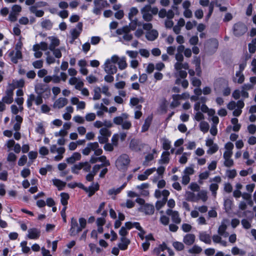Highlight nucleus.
<instances>
[{"instance_id":"29","label":"nucleus","mask_w":256,"mask_h":256,"mask_svg":"<svg viewBox=\"0 0 256 256\" xmlns=\"http://www.w3.org/2000/svg\"><path fill=\"white\" fill-rule=\"evenodd\" d=\"M202 250L201 247L198 245H194L192 248L188 250V252L192 254H199L202 252Z\"/></svg>"},{"instance_id":"56","label":"nucleus","mask_w":256,"mask_h":256,"mask_svg":"<svg viewBox=\"0 0 256 256\" xmlns=\"http://www.w3.org/2000/svg\"><path fill=\"white\" fill-rule=\"evenodd\" d=\"M154 158L153 154H149L145 156V160L143 164L148 166L147 162L152 160Z\"/></svg>"},{"instance_id":"34","label":"nucleus","mask_w":256,"mask_h":256,"mask_svg":"<svg viewBox=\"0 0 256 256\" xmlns=\"http://www.w3.org/2000/svg\"><path fill=\"white\" fill-rule=\"evenodd\" d=\"M94 108L98 110L97 112H108V108L102 103L96 104Z\"/></svg>"},{"instance_id":"22","label":"nucleus","mask_w":256,"mask_h":256,"mask_svg":"<svg viewBox=\"0 0 256 256\" xmlns=\"http://www.w3.org/2000/svg\"><path fill=\"white\" fill-rule=\"evenodd\" d=\"M49 38L50 40V44L48 46V49L50 50H54L56 47L58 46L60 44V40L56 37H50Z\"/></svg>"},{"instance_id":"6","label":"nucleus","mask_w":256,"mask_h":256,"mask_svg":"<svg viewBox=\"0 0 256 256\" xmlns=\"http://www.w3.org/2000/svg\"><path fill=\"white\" fill-rule=\"evenodd\" d=\"M104 71L109 74H114L117 72L116 66L112 64L110 59L106 60L104 63Z\"/></svg>"},{"instance_id":"2","label":"nucleus","mask_w":256,"mask_h":256,"mask_svg":"<svg viewBox=\"0 0 256 256\" xmlns=\"http://www.w3.org/2000/svg\"><path fill=\"white\" fill-rule=\"evenodd\" d=\"M247 30L246 24L242 22L235 24L233 26L234 34L236 36H242L246 32Z\"/></svg>"},{"instance_id":"24","label":"nucleus","mask_w":256,"mask_h":256,"mask_svg":"<svg viewBox=\"0 0 256 256\" xmlns=\"http://www.w3.org/2000/svg\"><path fill=\"white\" fill-rule=\"evenodd\" d=\"M30 12L34 14L37 17H42L44 14V12L42 10H38L37 7L35 6H32L29 8Z\"/></svg>"},{"instance_id":"46","label":"nucleus","mask_w":256,"mask_h":256,"mask_svg":"<svg viewBox=\"0 0 256 256\" xmlns=\"http://www.w3.org/2000/svg\"><path fill=\"white\" fill-rule=\"evenodd\" d=\"M227 226L225 224H222L218 228V232L220 236H223L226 233Z\"/></svg>"},{"instance_id":"18","label":"nucleus","mask_w":256,"mask_h":256,"mask_svg":"<svg viewBox=\"0 0 256 256\" xmlns=\"http://www.w3.org/2000/svg\"><path fill=\"white\" fill-rule=\"evenodd\" d=\"M153 118L152 114L148 116L145 120L144 122L142 128V132H146L148 130Z\"/></svg>"},{"instance_id":"21","label":"nucleus","mask_w":256,"mask_h":256,"mask_svg":"<svg viewBox=\"0 0 256 256\" xmlns=\"http://www.w3.org/2000/svg\"><path fill=\"white\" fill-rule=\"evenodd\" d=\"M170 152L168 151H165L162 153L161 158L159 160L158 163L160 164H167L170 162L169 156Z\"/></svg>"},{"instance_id":"19","label":"nucleus","mask_w":256,"mask_h":256,"mask_svg":"<svg viewBox=\"0 0 256 256\" xmlns=\"http://www.w3.org/2000/svg\"><path fill=\"white\" fill-rule=\"evenodd\" d=\"M68 103V100L64 98H60L57 99L54 104V107L62 108L65 106Z\"/></svg>"},{"instance_id":"9","label":"nucleus","mask_w":256,"mask_h":256,"mask_svg":"<svg viewBox=\"0 0 256 256\" xmlns=\"http://www.w3.org/2000/svg\"><path fill=\"white\" fill-rule=\"evenodd\" d=\"M36 92L38 94H42L44 92H46L48 96L50 94V90L48 86L42 84H38L35 86Z\"/></svg>"},{"instance_id":"28","label":"nucleus","mask_w":256,"mask_h":256,"mask_svg":"<svg viewBox=\"0 0 256 256\" xmlns=\"http://www.w3.org/2000/svg\"><path fill=\"white\" fill-rule=\"evenodd\" d=\"M60 196L61 197L60 202L64 206H66L68 203V201L70 198L69 194L68 193L62 192Z\"/></svg>"},{"instance_id":"7","label":"nucleus","mask_w":256,"mask_h":256,"mask_svg":"<svg viewBox=\"0 0 256 256\" xmlns=\"http://www.w3.org/2000/svg\"><path fill=\"white\" fill-rule=\"evenodd\" d=\"M18 44L16 46V52L14 53V51H12L9 54V56L10 57L11 61L14 64H17L18 60L22 58V54L20 50V47L18 49Z\"/></svg>"},{"instance_id":"43","label":"nucleus","mask_w":256,"mask_h":256,"mask_svg":"<svg viewBox=\"0 0 256 256\" xmlns=\"http://www.w3.org/2000/svg\"><path fill=\"white\" fill-rule=\"evenodd\" d=\"M198 196L203 202H206L208 199L207 192L204 190L200 191L198 194Z\"/></svg>"},{"instance_id":"16","label":"nucleus","mask_w":256,"mask_h":256,"mask_svg":"<svg viewBox=\"0 0 256 256\" xmlns=\"http://www.w3.org/2000/svg\"><path fill=\"white\" fill-rule=\"evenodd\" d=\"M158 36V32L156 30H152L146 33V38L150 41H154L157 38Z\"/></svg>"},{"instance_id":"31","label":"nucleus","mask_w":256,"mask_h":256,"mask_svg":"<svg viewBox=\"0 0 256 256\" xmlns=\"http://www.w3.org/2000/svg\"><path fill=\"white\" fill-rule=\"evenodd\" d=\"M210 126L209 124L205 122L202 121L200 124V130L204 133L207 132L209 130Z\"/></svg>"},{"instance_id":"25","label":"nucleus","mask_w":256,"mask_h":256,"mask_svg":"<svg viewBox=\"0 0 256 256\" xmlns=\"http://www.w3.org/2000/svg\"><path fill=\"white\" fill-rule=\"evenodd\" d=\"M130 20V22L129 24L128 25H126L130 31L135 30L136 29L137 26L141 25L140 22H138L137 18L132 19V20Z\"/></svg>"},{"instance_id":"62","label":"nucleus","mask_w":256,"mask_h":256,"mask_svg":"<svg viewBox=\"0 0 256 256\" xmlns=\"http://www.w3.org/2000/svg\"><path fill=\"white\" fill-rule=\"evenodd\" d=\"M103 166V164H96L92 168V170L91 174L94 176L96 175V173L98 172L101 167Z\"/></svg>"},{"instance_id":"54","label":"nucleus","mask_w":256,"mask_h":256,"mask_svg":"<svg viewBox=\"0 0 256 256\" xmlns=\"http://www.w3.org/2000/svg\"><path fill=\"white\" fill-rule=\"evenodd\" d=\"M227 176L230 178H234L236 176V170L234 169L232 170H226Z\"/></svg>"},{"instance_id":"60","label":"nucleus","mask_w":256,"mask_h":256,"mask_svg":"<svg viewBox=\"0 0 256 256\" xmlns=\"http://www.w3.org/2000/svg\"><path fill=\"white\" fill-rule=\"evenodd\" d=\"M142 18L145 21L150 22L152 19V16L149 12L142 13Z\"/></svg>"},{"instance_id":"64","label":"nucleus","mask_w":256,"mask_h":256,"mask_svg":"<svg viewBox=\"0 0 256 256\" xmlns=\"http://www.w3.org/2000/svg\"><path fill=\"white\" fill-rule=\"evenodd\" d=\"M160 222L162 224L166 226L168 224L169 222H170V219L168 216H162L160 218Z\"/></svg>"},{"instance_id":"63","label":"nucleus","mask_w":256,"mask_h":256,"mask_svg":"<svg viewBox=\"0 0 256 256\" xmlns=\"http://www.w3.org/2000/svg\"><path fill=\"white\" fill-rule=\"evenodd\" d=\"M194 170L192 166L186 167L184 170V174L189 175H192L194 174Z\"/></svg>"},{"instance_id":"44","label":"nucleus","mask_w":256,"mask_h":256,"mask_svg":"<svg viewBox=\"0 0 256 256\" xmlns=\"http://www.w3.org/2000/svg\"><path fill=\"white\" fill-rule=\"evenodd\" d=\"M35 100V96L34 94H30L28 96V99L26 100V104L28 108H30L32 106V102H34Z\"/></svg>"},{"instance_id":"38","label":"nucleus","mask_w":256,"mask_h":256,"mask_svg":"<svg viewBox=\"0 0 256 256\" xmlns=\"http://www.w3.org/2000/svg\"><path fill=\"white\" fill-rule=\"evenodd\" d=\"M232 202L231 200L227 198L224 200V206L226 212H228L232 209Z\"/></svg>"},{"instance_id":"17","label":"nucleus","mask_w":256,"mask_h":256,"mask_svg":"<svg viewBox=\"0 0 256 256\" xmlns=\"http://www.w3.org/2000/svg\"><path fill=\"white\" fill-rule=\"evenodd\" d=\"M142 211L146 214H152L154 212V206L152 204H146L142 206Z\"/></svg>"},{"instance_id":"32","label":"nucleus","mask_w":256,"mask_h":256,"mask_svg":"<svg viewBox=\"0 0 256 256\" xmlns=\"http://www.w3.org/2000/svg\"><path fill=\"white\" fill-rule=\"evenodd\" d=\"M172 220L176 224H179L181 222V219L180 218L179 214L178 211H174L172 215Z\"/></svg>"},{"instance_id":"53","label":"nucleus","mask_w":256,"mask_h":256,"mask_svg":"<svg viewBox=\"0 0 256 256\" xmlns=\"http://www.w3.org/2000/svg\"><path fill=\"white\" fill-rule=\"evenodd\" d=\"M98 161L104 162V164H103L104 166H108L110 165V162L108 160H106V158L104 156H102L98 158Z\"/></svg>"},{"instance_id":"41","label":"nucleus","mask_w":256,"mask_h":256,"mask_svg":"<svg viewBox=\"0 0 256 256\" xmlns=\"http://www.w3.org/2000/svg\"><path fill=\"white\" fill-rule=\"evenodd\" d=\"M78 223L77 220L75 219L74 218H71L70 222V233H73L74 230L76 228V227H78Z\"/></svg>"},{"instance_id":"4","label":"nucleus","mask_w":256,"mask_h":256,"mask_svg":"<svg viewBox=\"0 0 256 256\" xmlns=\"http://www.w3.org/2000/svg\"><path fill=\"white\" fill-rule=\"evenodd\" d=\"M244 102L242 100H239L236 102L234 101H231L228 104L227 107L229 110H234L233 112H242L241 109L244 108Z\"/></svg>"},{"instance_id":"42","label":"nucleus","mask_w":256,"mask_h":256,"mask_svg":"<svg viewBox=\"0 0 256 256\" xmlns=\"http://www.w3.org/2000/svg\"><path fill=\"white\" fill-rule=\"evenodd\" d=\"M100 133L102 136L108 138L110 136L112 132L107 128H103L100 130Z\"/></svg>"},{"instance_id":"8","label":"nucleus","mask_w":256,"mask_h":256,"mask_svg":"<svg viewBox=\"0 0 256 256\" xmlns=\"http://www.w3.org/2000/svg\"><path fill=\"white\" fill-rule=\"evenodd\" d=\"M83 24L82 22H79L76 24V28L70 30V34L72 41L74 40L80 36L82 30Z\"/></svg>"},{"instance_id":"30","label":"nucleus","mask_w":256,"mask_h":256,"mask_svg":"<svg viewBox=\"0 0 256 256\" xmlns=\"http://www.w3.org/2000/svg\"><path fill=\"white\" fill-rule=\"evenodd\" d=\"M138 10L136 7H132L130 8L128 14V18L129 20L133 19L134 17L138 14Z\"/></svg>"},{"instance_id":"52","label":"nucleus","mask_w":256,"mask_h":256,"mask_svg":"<svg viewBox=\"0 0 256 256\" xmlns=\"http://www.w3.org/2000/svg\"><path fill=\"white\" fill-rule=\"evenodd\" d=\"M30 174V170L28 168H24L20 172L21 176L24 178H26Z\"/></svg>"},{"instance_id":"35","label":"nucleus","mask_w":256,"mask_h":256,"mask_svg":"<svg viewBox=\"0 0 256 256\" xmlns=\"http://www.w3.org/2000/svg\"><path fill=\"white\" fill-rule=\"evenodd\" d=\"M162 142L163 149L166 151L169 150L170 148V142L166 138H163Z\"/></svg>"},{"instance_id":"10","label":"nucleus","mask_w":256,"mask_h":256,"mask_svg":"<svg viewBox=\"0 0 256 256\" xmlns=\"http://www.w3.org/2000/svg\"><path fill=\"white\" fill-rule=\"evenodd\" d=\"M40 230L36 228H32L28 230L27 237L29 239L36 240L40 238Z\"/></svg>"},{"instance_id":"55","label":"nucleus","mask_w":256,"mask_h":256,"mask_svg":"<svg viewBox=\"0 0 256 256\" xmlns=\"http://www.w3.org/2000/svg\"><path fill=\"white\" fill-rule=\"evenodd\" d=\"M36 132L40 134H44L45 132L44 128L43 125L42 123H39L38 124V126L36 129Z\"/></svg>"},{"instance_id":"57","label":"nucleus","mask_w":256,"mask_h":256,"mask_svg":"<svg viewBox=\"0 0 256 256\" xmlns=\"http://www.w3.org/2000/svg\"><path fill=\"white\" fill-rule=\"evenodd\" d=\"M192 84L194 86L200 87L201 85L202 82L200 79L194 77L192 80Z\"/></svg>"},{"instance_id":"12","label":"nucleus","mask_w":256,"mask_h":256,"mask_svg":"<svg viewBox=\"0 0 256 256\" xmlns=\"http://www.w3.org/2000/svg\"><path fill=\"white\" fill-rule=\"evenodd\" d=\"M200 108L202 111L201 112H215L214 110L212 109L210 110L204 104H202L200 106V102H196L194 106V110L198 112H200L199 110Z\"/></svg>"},{"instance_id":"5","label":"nucleus","mask_w":256,"mask_h":256,"mask_svg":"<svg viewBox=\"0 0 256 256\" xmlns=\"http://www.w3.org/2000/svg\"><path fill=\"white\" fill-rule=\"evenodd\" d=\"M144 144L139 140L132 139L130 142L129 147L134 152H140L144 148Z\"/></svg>"},{"instance_id":"26","label":"nucleus","mask_w":256,"mask_h":256,"mask_svg":"<svg viewBox=\"0 0 256 256\" xmlns=\"http://www.w3.org/2000/svg\"><path fill=\"white\" fill-rule=\"evenodd\" d=\"M139 102V99L137 98H132L130 100V104L133 106H136L138 110L135 112H140L142 106L138 104Z\"/></svg>"},{"instance_id":"50","label":"nucleus","mask_w":256,"mask_h":256,"mask_svg":"<svg viewBox=\"0 0 256 256\" xmlns=\"http://www.w3.org/2000/svg\"><path fill=\"white\" fill-rule=\"evenodd\" d=\"M27 156L26 155L22 156L19 159L18 164L19 166H24L27 162Z\"/></svg>"},{"instance_id":"45","label":"nucleus","mask_w":256,"mask_h":256,"mask_svg":"<svg viewBox=\"0 0 256 256\" xmlns=\"http://www.w3.org/2000/svg\"><path fill=\"white\" fill-rule=\"evenodd\" d=\"M218 149L217 144H215L214 145L210 146V148L207 150V153L210 154H212L216 152Z\"/></svg>"},{"instance_id":"47","label":"nucleus","mask_w":256,"mask_h":256,"mask_svg":"<svg viewBox=\"0 0 256 256\" xmlns=\"http://www.w3.org/2000/svg\"><path fill=\"white\" fill-rule=\"evenodd\" d=\"M27 242L23 241L20 243V246L22 248V251L24 254H27L30 251V248L26 246Z\"/></svg>"},{"instance_id":"48","label":"nucleus","mask_w":256,"mask_h":256,"mask_svg":"<svg viewBox=\"0 0 256 256\" xmlns=\"http://www.w3.org/2000/svg\"><path fill=\"white\" fill-rule=\"evenodd\" d=\"M46 54L47 56L46 60L48 64H54L55 62V58L52 56L50 55V52H46Z\"/></svg>"},{"instance_id":"23","label":"nucleus","mask_w":256,"mask_h":256,"mask_svg":"<svg viewBox=\"0 0 256 256\" xmlns=\"http://www.w3.org/2000/svg\"><path fill=\"white\" fill-rule=\"evenodd\" d=\"M54 185L58 188V190H62L66 186V182H62L59 179L54 178L52 180Z\"/></svg>"},{"instance_id":"49","label":"nucleus","mask_w":256,"mask_h":256,"mask_svg":"<svg viewBox=\"0 0 256 256\" xmlns=\"http://www.w3.org/2000/svg\"><path fill=\"white\" fill-rule=\"evenodd\" d=\"M195 194L194 192H186V200L190 202L194 201Z\"/></svg>"},{"instance_id":"20","label":"nucleus","mask_w":256,"mask_h":256,"mask_svg":"<svg viewBox=\"0 0 256 256\" xmlns=\"http://www.w3.org/2000/svg\"><path fill=\"white\" fill-rule=\"evenodd\" d=\"M128 116V114L126 113H122L121 116H116L114 118V123L116 125H122L123 121L126 120Z\"/></svg>"},{"instance_id":"40","label":"nucleus","mask_w":256,"mask_h":256,"mask_svg":"<svg viewBox=\"0 0 256 256\" xmlns=\"http://www.w3.org/2000/svg\"><path fill=\"white\" fill-rule=\"evenodd\" d=\"M118 68L121 70H124L127 66V64L126 62V58L124 57L122 58L118 62Z\"/></svg>"},{"instance_id":"37","label":"nucleus","mask_w":256,"mask_h":256,"mask_svg":"<svg viewBox=\"0 0 256 256\" xmlns=\"http://www.w3.org/2000/svg\"><path fill=\"white\" fill-rule=\"evenodd\" d=\"M172 246L178 251L182 250L184 248V244L179 242H174L172 243Z\"/></svg>"},{"instance_id":"1","label":"nucleus","mask_w":256,"mask_h":256,"mask_svg":"<svg viewBox=\"0 0 256 256\" xmlns=\"http://www.w3.org/2000/svg\"><path fill=\"white\" fill-rule=\"evenodd\" d=\"M130 162L129 156L126 154L120 156L116 162V165L120 170H126Z\"/></svg>"},{"instance_id":"3","label":"nucleus","mask_w":256,"mask_h":256,"mask_svg":"<svg viewBox=\"0 0 256 256\" xmlns=\"http://www.w3.org/2000/svg\"><path fill=\"white\" fill-rule=\"evenodd\" d=\"M130 31L128 27H127V26H125L122 28H119L117 29L116 30V33L118 35H121L124 34V36H122L124 40L126 41L130 42L133 38L132 34H130Z\"/></svg>"},{"instance_id":"14","label":"nucleus","mask_w":256,"mask_h":256,"mask_svg":"<svg viewBox=\"0 0 256 256\" xmlns=\"http://www.w3.org/2000/svg\"><path fill=\"white\" fill-rule=\"evenodd\" d=\"M13 91L12 90H8L6 91V95L3 97L2 100L4 102L10 104L13 102Z\"/></svg>"},{"instance_id":"39","label":"nucleus","mask_w":256,"mask_h":256,"mask_svg":"<svg viewBox=\"0 0 256 256\" xmlns=\"http://www.w3.org/2000/svg\"><path fill=\"white\" fill-rule=\"evenodd\" d=\"M180 96L179 95H174L173 96V100L170 104V106L172 108H176L180 104L178 98Z\"/></svg>"},{"instance_id":"51","label":"nucleus","mask_w":256,"mask_h":256,"mask_svg":"<svg viewBox=\"0 0 256 256\" xmlns=\"http://www.w3.org/2000/svg\"><path fill=\"white\" fill-rule=\"evenodd\" d=\"M122 127L124 130H129L132 127V124L126 120H124L122 124Z\"/></svg>"},{"instance_id":"11","label":"nucleus","mask_w":256,"mask_h":256,"mask_svg":"<svg viewBox=\"0 0 256 256\" xmlns=\"http://www.w3.org/2000/svg\"><path fill=\"white\" fill-rule=\"evenodd\" d=\"M199 239L200 241L206 244H211L212 240L209 234H206V232H200L198 234Z\"/></svg>"},{"instance_id":"59","label":"nucleus","mask_w":256,"mask_h":256,"mask_svg":"<svg viewBox=\"0 0 256 256\" xmlns=\"http://www.w3.org/2000/svg\"><path fill=\"white\" fill-rule=\"evenodd\" d=\"M32 66L36 68H40L43 66V61L42 60H38L32 63Z\"/></svg>"},{"instance_id":"58","label":"nucleus","mask_w":256,"mask_h":256,"mask_svg":"<svg viewBox=\"0 0 256 256\" xmlns=\"http://www.w3.org/2000/svg\"><path fill=\"white\" fill-rule=\"evenodd\" d=\"M192 226L188 224H183L182 226V229L185 232H189L191 230Z\"/></svg>"},{"instance_id":"13","label":"nucleus","mask_w":256,"mask_h":256,"mask_svg":"<svg viewBox=\"0 0 256 256\" xmlns=\"http://www.w3.org/2000/svg\"><path fill=\"white\" fill-rule=\"evenodd\" d=\"M120 240L121 242L118 244V247L122 250H126L130 243V240L126 237H121Z\"/></svg>"},{"instance_id":"61","label":"nucleus","mask_w":256,"mask_h":256,"mask_svg":"<svg viewBox=\"0 0 256 256\" xmlns=\"http://www.w3.org/2000/svg\"><path fill=\"white\" fill-rule=\"evenodd\" d=\"M88 146L89 147L91 150L94 151L99 147V145L98 142L88 143Z\"/></svg>"},{"instance_id":"15","label":"nucleus","mask_w":256,"mask_h":256,"mask_svg":"<svg viewBox=\"0 0 256 256\" xmlns=\"http://www.w3.org/2000/svg\"><path fill=\"white\" fill-rule=\"evenodd\" d=\"M196 236L192 234H186L183 239V242L188 246L192 245L195 242Z\"/></svg>"},{"instance_id":"27","label":"nucleus","mask_w":256,"mask_h":256,"mask_svg":"<svg viewBox=\"0 0 256 256\" xmlns=\"http://www.w3.org/2000/svg\"><path fill=\"white\" fill-rule=\"evenodd\" d=\"M52 22L50 20H44L40 23V26L43 28L50 30L52 27Z\"/></svg>"},{"instance_id":"36","label":"nucleus","mask_w":256,"mask_h":256,"mask_svg":"<svg viewBox=\"0 0 256 256\" xmlns=\"http://www.w3.org/2000/svg\"><path fill=\"white\" fill-rule=\"evenodd\" d=\"M208 116H209V118H208V120L210 121H212V124H215V126H217V124H218L219 122V118H218L216 116H214V114L215 113H208Z\"/></svg>"},{"instance_id":"33","label":"nucleus","mask_w":256,"mask_h":256,"mask_svg":"<svg viewBox=\"0 0 256 256\" xmlns=\"http://www.w3.org/2000/svg\"><path fill=\"white\" fill-rule=\"evenodd\" d=\"M94 95L93 97L94 100H100L101 98V88L99 86L95 87L94 90Z\"/></svg>"}]
</instances>
